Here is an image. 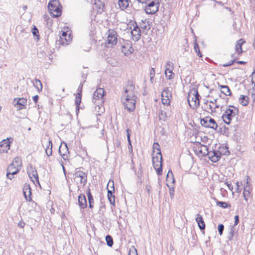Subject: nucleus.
Here are the masks:
<instances>
[{
    "label": "nucleus",
    "instance_id": "f257e3e1",
    "mask_svg": "<svg viewBox=\"0 0 255 255\" xmlns=\"http://www.w3.org/2000/svg\"><path fill=\"white\" fill-rule=\"evenodd\" d=\"M134 88V86L130 84L125 90V95L124 96L126 97V98L123 103L125 109L129 112L134 111L135 108L136 97L133 92Z\"/></svg>",
    "mask_w": 255,
    "mask_h": 255
},
{
    "label": "nucleus",
    "instance_id": "f03ea898",
    "mask_svg": "<svg viewBox=\"0 0 255 255\" xmlns=\"http://www.w3.org/2000/svg\"><path fill=\"white\" fill-rule=\"evenodd\" d=\"M48 9L54 17H58L61 15L62 6L58 0H50L48 3Z\"/></svg>",
    "mask_w": 255,
    "mask_h": 255
},
{
    "label": "nucleus",
    "instance_id": "7ed1b4c3",
    "mask_svg": "<svg viewBox=\"0 0 255 255\" xmlns=\"http://www.w3.org/2000/svg\"><path fill=\"white\" fill-rule=\"evenodd\" d=\"M200 96L197 89L193 88L188 94V102L190 107H197L200 104Z\"/></svg>",
    "mask_w": 255,
    "mask_h": 255
},
{
    "label": "nucleus",
    "instance_id": "20e7f679",
    "mask_svg": "<svg viewBox=\"0 0 255 255\" xmlns=\"http://www.w3.org/2000/svg\"><path fill=\"white\" fill-rule=\"evenodd\" d=\"M229 107L233 108L234 109L230 108L226 109L222 116L223 121L227 125H229L233 118L239 113L238 108L233 106H230Z\"/></svg>",
    "mask_w": 255,
    "mask_h": 255
},
{
    "label": "nucleus",
    "instance_id": "39448f33",
    "mask_svg": "<svg viewBox=\"0 0 255 255\" xmlns=\"http://www.w3.org/2000/svg\"><path fill=\"white\" fill-rule=\"evenodd\" d=\"M152 164L158 175L162 173V156L161 153L157 152L152 157Z\"/></svg>",
    "mask_w": 255,
    "mask_h": 255
},
{
    "label": "nucleus",
    "instance_id": "423d86ee",
    "mask_svg": "<svg viewBox=\"0 0 255 255\" xmlns=\"http://www.w3.org/2000/svg\"><path fill=\"white\" fill-rule=\"evenodd\" d=\"M105 91L103 88L97 89L93 95L92 102L95 105L99 106V105L103 103Z\"/></svg>",
    "mask_w": 255,
    "mask_h": 255
},
{
    "label": "nucleus",
    "instance_id": "0eeeda50",
    "mask_svg": "<svg viewBox=\"0 0 255 255\" xmlns=\"http://www.w3.org/2000/svg\"><path fill=\"white\" fill-rule=\"evenodd\" d=\"M131 26H133V28L131 31V34L133 37L132 39L135 41H137L140 37V30L135 21H130L127 25V28L129 27V29H131Z\"/></svg>",
    "mask_w": 255,
    "mask_h": 255
},
{
    "label": "nucleus",
    "instance_id": "6e6552de",
    "mask_svg": "<svg viewBox=\"0 0 255 255\" xmlns=\"http://www.w3.org/2000/svg\"><path fill=\"white\" fill-rule=\"evenodd\" d=\"M160 5L159 0H152L145 7V12L147 14H154L159 9Z\"/></svg>",
    "mask_w": 255,
    "mask_h": 255
},
{
    "label": "nucleus",
    "instance_id": "1a4fd4ad",
    "mask_svg": "<svg viewBox=\"0 0 255 255\" xmlns=\"http://www.w3.org/2000/svg\"><path fill=\"white\" fill-rule=\"evenodd\" d=\"M200 124L202 126L206 128H211L215 130L218 127L215 120L210 117H206L205 118L201 119Z\"/></svg>",
    "mask_w": 255,
    "mask_h": 255
},
{
    "label": "nucleus",
    "instance_id": "9d476101",
    "mask_svg": "<svg viewBox=\"0 0 255 255\" xmlns=\"http://www.w3.org/2000/svg\"><path fill=\"white\" fill-rule=\"evenodd\" d=\"M74 180L76 181V179L80 178V183L85 186L87 182V173L80 170L76 169L73 174Z\"/></svg>",
    "mask_w": 255,
    "mask_h": 255
},
{
    "label": "nucleus",
    "instance_id": "9b49d317",
    "mask_svg": "<svg viewBox=\"0 0 255 255\" xmlns=\"http://www.w3.org/2000/svg\"><path fill=\"white\" fill-rule=\"evenodd\" d=\"M162 103L163 105H169L170 104L172 93L168 88H165L161 93Z\"/></svg>",
    "mask_w": 255,
    "mask_h": 255
},
{
    "label": "nucleus",
    "instance_id": "f8f14e48",
    "mask_svg": "<svg viewBox=\"0 0 255 255\" xmlns=\"http://www.w3.org/2000/svg\"><path fill=\"white\" fill-rule=\"evenodd\" d=\"M108 37L107 41L109 44L115 45L117 43L118 34L117 32L114 29H109L107 31Z\"/></svg>",
    "mask_w": 255,
    "mask_h": 255
},
{
    "label": "nucleus",
    "instance_id": "ddd939ff",
    "mask_svg": "<svg viewBox=\"0 0 255 255\" xmlns=\"http://www.w3.org/2000/svg\"><path fill=\"white\" fill-rule=\"evenodd\" d=\"M27 103V100L25 98H15L13 101V104L18 110L25 109V105Z\"/></svg>",
    "mask_w": 255,
    "mask_h": 255
},
{
    "label": "nucleus",
    "instance_id": "4468645a",
    "mask_svg": "<svg viewBox=\"0 0 255 255\" xmlns=\"http://www.w3.org/2000/svg\"><path fill=\"white\" fill-rule=\"evenodd\" d=\"M221 153L219 150H210L208 157L209 159L213 162H217L221 158Z\"/></svg>",
    "mask_w": 255,
    "mask_h": 255
},
{
    "label": "nucleus",
    "instance_id": "2eb2a0df",
    "mask_svg": "<svg viewBox=\"0 0 255 255\" xmlns=\"http://www.w3.org/2000/svg\"><path fill=\"white\" fill-rule=\"evenodd\" d=\"M27 173L29 177L31 179V180L34 183V180L32 179L33 177L35 180L39 184L38 175L37 172L35 168L32 166L30 165L29 167L27 168Z\"/></svg>",
    "mask_w": 255,
    "mask_h": 255
},
{
    "label": "nucleus",
    "instance_id": "dca6fc26",
    "mask_svg": "<svg viewBox=\"0 0 255 255\" xmlns=\"http://www.w3.org/2000/svg\"><path fill=\"white\" fill-rule=\"evenodd\" d=\"M122 52L126 56L131 54L133 52V48L130 42H126L121 47Z\"/></svg>",
    "mask_w": 255,
    "mask_h": 255
},
{
    "label": "nucleus",
    "instance_id": "f3484780",
    "mask_svg": "<svg viewBox=\"0 0 255 255\" xmlns=\"http://www.w3.org/2000/svg\"><path fill=\"white\" fill-rule=\"evenodd\" d=\"M23 193L25 199L28 201H32L31 189L29 184L25 183L23 188Z\"/></svg>",
    "mask_w": 255,
    "mask_h": 255
},
{
    "label": "nucleus",
    "instance_id": "a211bd4d",
    "mask_svg": "<svg viewBox=\"0 0 255 255\" xmlns=\"http://www.w3.org/2000/svg\"><path fill=\"white\" fill-rule=\"evenodd\" d=\"M10 142L7 139H4L0 142V153H6L8 150L10 148Z\"/></svg>",
    "mask_w": 255,
    "mask_h": 255
},
{
    "label": "nucleus",
    "instance_id": "6ab92c4d",
    "mask_svg": "<svg viewBox=\"0 0 255 255\" xmlns=\"http://www.w3.org/2000/svg\"><path fill=\"white\" fill-rule=\"evenodd\" d=\"M78 204L81 209H84L87 206V203L85 196L81 194L78 196Z\"/></svg>",
    "mask_w": 255,
    "mask_h": 255
},
{
    "label": "nucleus",
    "instance_id": "aec40b11",
    "mask_svg": "<svg viewBox=\"0 0 255 255\" xmlns=\"http://www.w3.org/2000/svg\"><path fill=\"white\" fill-rule=\"evenodd\" d=\"M196 221L197 222L199 229L202 231L205 230V223L203 220L202 216L197 214L196 217Z\"/></svg>",
    "mask_w": 255,
    "mask_h": 255
},
{
    "label": "nucleus",
    "instance_id": "412c9836",
    "mask_svg": "<svg viewBox=\"0 0 255 255\" xmlns=\"http://www.w3.org/2000/svg\"><path fill=\"white\" fill-rule=\"evenodd\" d=\"M252 189L250 185H245L244 188L243 197L244 200L248 202L249 198L251 196Z\"/></svg>",
    "mask_w": 255,
    "mask_h": 255
},
{
    "label": "nucleus",
    "instance_id": "4be33fe9",
    "mask_svg": "<svg viewBox=\"0 0 255 255\" xmlns=\"http://www.w3.org/2000/svg\"><path fill=\"white\" fill-rule=\"evenodd\" d=\"M59 153L60 155L63 157L64 159V156L66 155L67 153H69L68 148L66 143H64V145L62 146L61 144L59 148Z\"/></svg>",
    "mask_w": 255,
    "mask_h": 255
},
{
    "label": "nucleus",
    "instance_id": "5701e85b",
    "mask_svg": "<svg viewBox=\"0 0 255 255\" xmlns=\"http://www.w3.org/2000/svg\"><path fill=\"white\" fill-rule=\"evenodd\" d=\"M245 42V41L243 40V39L241 38L238 40L236 42V45L235 47L236 51L239 54H240L242 53V45Z\"/></svg>",
    "mask_w": 255,
    "mask_h": 255
},
{
    "label": "nucleus",
    "instance_id": "b1692460",
    "mask_svg": "<svg viewBox=\"0 0 255 255\" xmlns=\"http://www.w3.org/2000/svg\"><path fill=\"white\" fill-rule=\"evenodd\" d=\"M95 4L98 8V12L101 13L104 11L105 7L104 0H95Z\"/></svg>",
    "mask_w": 255,
    "mask_h": 255
},
{
    "label": "nucleus",
    "instance_id": "393cba45",
    "mask_svg": "<svg viewBox=\"0 0 255 255\" xmlns=\"http://www.w3.org/2000/svg\"><path fill=\"white\" fill-rule=\"evenodd\" d=\"M130 0H119L118 4L122 9H125L129 6Z\"/></svg>",
    "mask_w": 255,
    "mask_h": 255
},
{
    "label": "nucleus",
    "instance_id": "a878e982",
    "mask_svg": "<svg viewBox=\"0 0 255 255\" xmlns=\"http://www.w3.org/2000/svg\"><path fill=\"white\" fill-rule=\"evenodd\" d=\"M115 190H108V198L110 204L113 206H115V197L113 194Z\"/></svg>",
    "mask_w": 255,
    "mask_h": 255
},
{
    "label": "nucleus",
    "instance_id": "bb28decb",
    "mask_svg": "<svg viewBox=\"0 0 255 255\" xmlns=\"http://www.w3.org/2000/svg\"><path fill=\"white\" fill-rule=\"evenodd\" d=\"M87 195L89 202V207L90 208L92 209L94 207V201L90 189L87 191Z\"/></svg>",
    "mask_w": 255,
    "mask_h": 255
},
{
    "label": "nucleus",
    "instance_id": "cd10ccee",
    "mask_svg": "<svg viewBox=\"0 0 255 255\" xmlns=\"http://www.w3.org/2000/svg\"><path fill=\"white\" fill-rule=\"evenodd\" d=\"M67 36V33L66 32H63L62 33V36L60 37V38L61 40L62 44H66L67 45L69 44V42L71 41L70 38V35L68 36V39H67L66 37Z\"/></svg>",
    "mask_w": 255,
    "mask_h": 255
},
{
    "label": "nucleus",
    "instance_id": "c85d7f7f",
    "mask_svg": "<svg viewBox=\"0 0 255 255\" xmlns=\"http://www.w3.org/2000/svg\"><path fill=\"white\" fill-rule=\"evenodd\" d=\"M33 85L37 90V91L39 92L42 91V83L39 79H35L33 81Z\"/></svg>",
    "mask_w": 255,
    "mask_h": 255
},
{
    "label": "nucleus",
    "instance_id": "c756f323",
    "mask_svg": "<svg viewBox=\"0 0 255 255\" xmlns=\"http://www.w3.org/2000/svg\"><path fill=\"white\" fill-rule=\"evenodd\" d=\"M219 151L221 153V156L222 155H227L230 154V151L228 149L227 146H222L219 148Z\"/></svg>",
    "mask_w": 255,
    "mask_h": 255
},
{
    "label": "nucleus",
    "instance_id": "7c9ffc66",
    "mask_svg": "<svg viewBox=\"0 0 255 255\" xmlns=\"http://www.w3.org/2000/svg\"><path fill=\"white\" fill-rule=\"evenodd\" d=\"M216 205L222 207V208L226 209L227 208H231V204H229L225 202L220 201L215 199Z\"/></svg>",
    "mask_w": 255,
    "mask_h": 255
},
{
    "label": "nucleus",
    "instance_id": "2f4dec72",
    "mask_svg": "<svg viewBox=\"0 0 255 255\" xmlns=\"http://www.w3.org/2000/svg\"><path fill=\"white\" fill-rule=\"evenodd\" d=\"M200 152H201L204 156L207 155L208 156V153L210 152L209 150V148L207 146L202 144L200 147Z\"/></svg>",
    "mask_w": 255,
    "mask_h": 255
},
{
    "label": "nucleus",
    "instance_id": "473e14b6",
    "mask_svg": "<svg viewBox=\"0 0 255 255\" xmlns=\"http://www.w3.org/2000/svg\"><path fill=\"white\" fill-rule=\"evenodd\" d=\"M221 88V92L224 94L226 96H230L232 93L230 91L229 87L228 86L222 85L220 86Z\"/></svg>",
    "mask_w": 255,
    "mask_h": 255
},
{
    "label": "nucleus",
    "instance_id": "72a5a7b5",
    "mask_svg": "<svg viewBox=\"0 0 255 255\" xmlns=\"http://www.w3.org/2000/svg\"><path fill=\"white\" fill-rule=\"evenodd\" d=\"M239 101L240 104L243 106H247L249 104V97L247 96L241 95Z\"/></svg>",
    "mask_w": 255,
    "mask_h": 255
},
{
    "label": "nucleus",
    "instance_id": "f704fd0d",
    "mask_svg": "<svg viewBox=\"0 0 255 255\" xmlns=\"http://www.w3.org/2000/svg\"><path fill=\"white\" fill-rule=\"evenodd\" d=\"M12 164H13L16 168L20 169L22 163H21V159L19 157H16L14 159Z\"/></svg>",
    "mask_w": 255,
    "mask_h": 255
},
{
    "label": "nucleus",
    "instance_id": "c9c22d12",
    "mask_svg": "<svg viewBox=\"0 0 255 255\" xmlns=\"http://www.w3.org/2000/svg\"><path fill=\"white\" fill-rule=\"evenodd\" d=\"M173 70V69H171L169 68H165V74L166 78L169 80L172 79L173 78V76L174 75L172 71Z\"/></svg>",
    "mask_w": 255,
    "mask_h": 255
},
{
    "label": "nucleus",
    "instance_id": "e433bc0d",
    "mask_svg": "<svg viewBox=\"0 0 255 255\" xmlns=\"http://www.w3.org/2000/svg\"><path fill=\"white\" fill-rule=\"evenodd\" d=\"M81 98H82V95L81 93H77V96L75 98V104L76 105V108L77 110L79 111V105L81 102Z\"/></svg>",
    "mask_w": 255,
    "mask_h": 255
},
{
    "label": "nucleus",
    "instance_id": "4c0bfd02",
    "mask_svg": "<svg viewBox=\"0 0 255 255\" xmlns=\"http://www.w3.org/2000/svg\"><path fill=\"white\" fill-rule=\"evenodd\" d=\"M106 241L107 245L110 247H112L113 245V239L111 236L107 235L106 237Z\"/></svg>",
    "mask_w": 255,
    "mask_h": 255
},
{
    "label": "nucleus",
    "instance_id": "58836bf2",
    "mask_svg": "<svg viewBox=\"0 0 255 255\" xmlns=\"http://www.w3.org/2000/svg\"><path fill=\"white\" fill-rule=\"evenodd\" d=\"M159 118L160 120L165 121L167 118L166 113L164 111H161L159 114Z\"/></svg>",
    "mask_w": 255,
    "mask_h": 255
},
{
    "label": "nucleus",
    "instance_id": "ea45409f",
    "mask_svg": "<svg viewBox=\"0 0 255 255\" xmlns=\"http://www.w3.org/2000/svg\"><path fill=\"white\" fill-rule=\"evenodd\" d=\"M208 101H207L206 103H204V108L205 110L208 112H213L214 111L213 110V107L211 105L208 104Z\"/></svg>",
    "mask_w": 255,
    "mask_h": 255
},
{
    "label": "nucleus",
    "instance_id": "a19ab883",
    "mask_svg": "<svg viewBox=\"0 0 255 255\" xmlns=\"http://www.w3.org/2000/svg\"><path fill=\"white\" fill-rule=\"evenodd\" d=\"M128 255H137V250L134 246L129 248Z\"/></svg>",
    "mask_w": 255,
    "mask_h": 255
},
{
    "label": "nucleus",
    "instance_id": "79ce46f5",
    "mask_svg": "<svg viewBox=\"0 0 255 255\" xmlns=\"http://www.w3.org/2000/svg\"><path fill=\"white\" fill-rule=\"evenodd\" d=\"M107 190H115L114 183L113 180H110L107 185Z\"/></svg>",
    "mask_w": 255,
    "mask_h": 255
},
{
    "label": "nucleus",
    "instance_id": "37998d69",
    "mask_svg": "<svg viewBox=\"0 0 255 255\" xmlns=\"http://www.w3.org/2000/svg\"><path fill=\"white\" fill-rule=\"evenodd\" d=\"M194 49L195 51L197 53L198 55L200 57H201L202 56V55L200 51L199 45L196 42H195L194 44Z\"/></svg>",
    "mask_w": 255,
    "mask_h": 255
},
{
    "label": "nucleus",
    "instance_id": "c03bdc74",
    "mask_svg": "<svg viewBox=\"0 0 255 255\" xmlns=\"http://www.w3.org/2000/svg\"><path fill=\"white\" fill-rule=\"evenodd\" d=\"M153 149L154 152L155 151V150H156L157 152L161 153V151L160 149V145L157 142H154L153 143Z\"/></svg>",
    "mask_w": 255,
    "mask_h": 255
},
{
    "label": "nucleus",
    "instance_id": "a18cd8bd",
    "mask_svg": "<svg viewBox=\"0 0 255 255\" xmlns=\"http://www.w3.org/2000/svg\"><path fill=\"white\" fill-rule=\"evenodd\" d=\"M224 230V225L220 224L218 226V232L220 236L223 235V233Z\"/></svg>",
    "mask_w": 255,
    "mask_h": 255
},
{
    "label": "nucleus",
    "instance_id": "49530a36",
    "mask_svg": "<svg viewBox=\"0 0 255 255\" xmlns=\"http://www.w3.org/2000/svg\"><path fill=\"white\" fill-rule=\"evenodd\" d=\"M169 188V195L171 199H173L174 196V187H170L168 184L167 185Z\"/></svg>",
    "mask_w": 255,
    "mask_h": 255
},
{
    "label": "nucleus",
    "instance_id": "de8ad7c7",
    "mask_svg": "<svg viewBox=\"0 0 255 255\" xmlns=\"http://www.w3.org/2000/svg\"><path fill=\"white\" fill-rule=\"evenodd\" d=\"M165 68H169L171 69H173V64L172 62L168 61L166 63L165 65Z\"/></svg>",
    "mask_w": 255,
    "mask_h": 255
},
{
    "label": "nucleus",
    "instance_id": "09e8293b",
    "mask_svg": "<svg viewBox=\"0 0 255 255\" xmlns=\"http://www.w3.org/2000/svg\"><path fill=\"white\" fill-rule=\"evenodd\" d=\"M32 32L34 36H39V35L37 34L38 33V30L35 26H34V27L32 28Z\"/></svg>",
    "mask_w": 255,
    "mask_h": 255
},
{
    "label": "nucleus",
    "instance_id": "8fccbe9b",
    "mask_svg": "<svg viewBox=\"0 0 255 255\" xmlns=\"http://www.w3.org/2000/svg\"><path fill=\"white\" fill-rule=\"evenodd\" d=\"M13 164L11 163L7 167V171H9L11 170H14L16 169V167L13 165Z\"/></svg>",
    "mask_w": 255,
    "mask_h": 255
},
{
    "label": "nucleus",
    "instance_id": "3c124183",
    "mask_svg": "<svg viewBox=\"0 0 255 255\" xmlns=\"http://www.w3.org/2000/svg\"><path fill=\"white\" fill-rule=\"evenodd\" d=\"M45 152L48 156H50L52 154V148L50 147V149H45Z\"/></svg>",
    "mask_w": 255,
    "mask_h": 255
},
{
    "label": "nucleus",
    "instance_id": "603ef678",
    "mask_svg": "<svg viewBox=\"0 0 255 255\" xmlns=\"http://www.w3.org/2000/svg\"><path fill=\"white\" fill-rule=\"evenodd\" d=\"M235 62H236V59H233V60L230 61L228 63L224 64L223 65V66L226 67L231 66V65H233V63Z\"/></svg>",
    "mask_w": 255,
    "mask_h": 255
},
{
    "label": "nucleus",
    "instance_id": "864d4df0",
    "mask_svg": "<svg viewBox=\"0 0 255 255\" xmlns=\"http://www.w3.org/2000/svg\"><path fill=\"white\" fill-rule=\"evenodd\" d=\"M235 222H234V226H237L239 222V216L236 215L234 217Z\"/></svg>",
    "mask_w": 255,
    "mask_h": 255
},
{
    "label": "nucleus",
    "instance_id": "5fc2aeb1",
    "mask_svg": "<svg viewBox=\"0 0 255 255\" xmlns=\"http://www.w3.org/2000/svg\"><path fill=\"white\" fill-rule=\"evenodd\" d=\"M25 225V223L22 220H21L18 222L17 226L19 228H23Z\"/></svg>",
    "mask_w": 255,
    "mask_h": 255
},
{
    "label": "nucleus",
    "instance_id": "6e6d98bb",
    "mask_svg": "<svg viewBox=\"0 0 255 255\" xmlns=\"http://www.w3.org/2000/svg\"><path fill=\"white\" fill-rule=\"evenodd\" d=\"M155 72L154 68H151V69L150 70V73H149L150 77H151V78L154 77L155 76Z\"/></svg>",
    "mask_w": 255,
    "mask_h": 255
},
{
    "label": "nucleus",
    "instance_id": "4d7b16f0",
    "mask_svg": "<svg viewBox=\"0 0 255 255\" xmlns=\"http://www.w3.org/2000/svg\"><path fill=\"white\" fill-rule=\"evenodd\" d=\"M234 235V231L233 229L231 230L230 232L229 236L228 237L229 240H232Z\"/></svg>",
    "mask_w": 255,
    "mask_h": 255
},
{
    "label": "nucleus",
    "instance_id": "13d9d810",
    "mask_svg": "<svg viewBox=\"0 0 255 255\" xmlns=\"http://www.w3.org/2000/svg\"><path fill=\"white\" fill-rule=\"evenodd\" d=\"M252 98L254 100H255V83H254V87L252 89Z\"/></svg>",
    "mask_w": 255,
    "mask_h": 255
},
{
    "label": "nucleus",
    "instance_id": "bf43d9fd",
    "mask_svg": "<svg viewBox=\"0 0 255 255\" xmlns=\"http://www.w3.org/2000/svg\"><path fill=\"white\" fill-rule=\"evenodd\" d=\"M19 170H20L19 169L16 168V169L14 170H11V171H9L8 172H10L11 174H12L13 176H14V175L18 173L19 172Z\"/></svg>",
    "mask_w": 255,
    "mask_h": 255
},
{
    "label": "nucleus",
    "instance_id": "052dcab7",
    "mask_svg": "<svg viewBox=\"0 0 255 255\" xmlns=\"http://www.w3.org/2000/svg\"><path fill=\"white\" fill-rule=\"evenodd\" d=\"M83 86V84L81 82L78 88V93H81V95H82Z\"/></svg>",
    "mask_w": 255,
    "mask_h": 255
},
{
    "label": "nucleus",
    "instance_id": "680f3d73",
    "mask_svg": "<svg viewBox=\"0 0 255 255\" xmlns=\"http://www.w3.org/2000/svg\"><path fill=\"white\" fill-rule=\"evenodd\" d=\"M237 188L236 189V192L238 193H240L241 192L242 189L240 188V182H237L236 183Z\"/></svg>",
    "mask_w": 255,
    "mask_h": 255
},
{
    "label": "nucleus",
    "instance_id": "e2e57ef3",
    "mask_svg": "<svg viewBox=\"0 0 255 255\" xmlns=\"http://www.w3.org/2000/svg\"><path fill=\"white\" fill-rule=\"evenodd\" d=\"M226 184L227 185V186H228V189L231 190V191H232L233 189V185H232L231 183H229L228 182H226Z\"/></svg>",
    "mask_w": 255,
    "mask_h": 255
},
{
    "label": "nucleus",
    "instance_id": "0e129e2a",
    "mask_svg": "<svg viewBox=\"0 0 255 255\" xmlns=\"http://www.w3.org/2000/svg\"><path fill=\"white\" fill-rule=\"evenodd\" d=\"M6 177H7V178L9 179L10 180L12 179L14 177V176L12 175V174L8 171H7V173H6Z\"/></svg>",
    "mask_w": 255,
    "mask_h": 255
},
{
    "label": "nucleus",
    "instance_id": "69168bd1",
    "mask_svg": "<svg viewBox=\"0 0 255 255\" xmlns=\"http://www.w3.org/2000/svg\"><path fill=\"white\" fill-rule=\"evenodd\" d=\"M50 147L52 148V143L51 140H49L48 141V144L47 145L46 149H50Z\"/></svg>",
    "mask_w": 255,
    "mask_h": 255
},
{
    "label": "nucleus",
    "instance_id": "338daca9",
    "mask_svg": "<svg viewBox=\"0 0 255 255\" xmlns=\"http://www.w3.org/2000/svg\"><path fill=\"white\" fill-rule=\"evenodd\" d=\"M39 97L38 95H35L33 97L32 99L34 103H36L38 102Z\"/></svg>",
    "mask_w": 255,
    "mask_h": 255
},
{
    "label": "nucleus",
    "instance_id": "774afa93",
    "mask_svg": "<svg viewBox=\"0 0 255 255\" xmlns=\"http://www.w3.org/2000/svg\"><path fill=\"white\" fill-rule=\"evenodd\" d=\"M115 144L117 147H120L121 141L119 139L116 140Z\"/></svg>",
    "mask_w": 255,
    "mask_h": 255
}]
</instances>
